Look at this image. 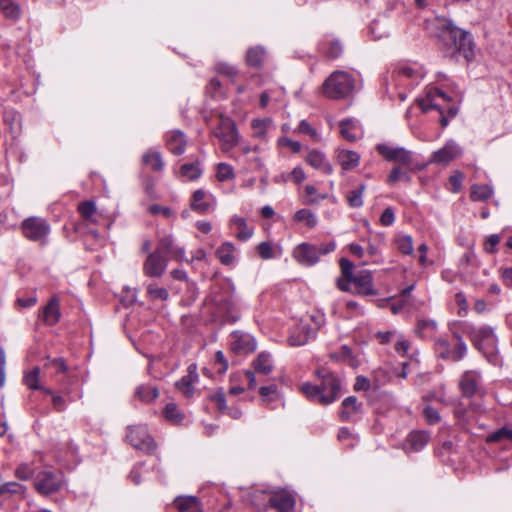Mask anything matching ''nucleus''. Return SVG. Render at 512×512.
I'll list each match as a JSON object with an SVG mask.
<instances>
[{"label": "nucleus", "mask_w": 512, "mask_h": 512, "mask_svg": "<svg viewBox=\"0 0 512 512\" xmlns=\"http://www.w3.org/2000/svg\"><path fill=\"white\" fill-rule=\"evenodd\" d=\"M438 37L453 53L463 56L467 62L474 59V42L470 32L457 27L449 19H440L437 24Z\"/></svg>", "instance_id": "f257e3e1"}, {"label": "nucleus", "mask_w": 512, "mask_h": 512, "mask_svg": "<svg viewBox=\"0 0 512 512\" xmlns=\"http://www.w3.org/2000/svg\"><path fill=\"white\" fill-rule=\"evenodd\" d=\"M316 373L320 378V383L316 385L304 383L301 386V391L309 399L317 400L322 405H328L340 396L341 381L325 369H319Z\"/></svg>", "instance_id": "f03ea898"}, {"label": "nucleus", "mask_w": 512, "mask_h": 512, "mask_svg": "<svg viewBox=\"0 0 512 512\" xmlns=\"http://www.w3.org/2000/svg\"><path fill=\"white\" fill-rule=\"evenodd\" d=\"M354 89L353 78L344 71L333 72L323 83V94L331 99H342L349 96Z\"/></svg>", "instance_id": "7ed1b4c3"}, {"label": "nucleus", "mask_w": 512, "mask_h": 512, "mask_svg": "<svg viewBox=\"0 0 512 512\" xmlns=\"http://www.w3.org/2000/svg\"><path fill=\"white\" fill-rule=\"evenodd\" d=\"M334 250V242H328L320 246L301 243L295 247L293 257L302 265L312 266L319 261L320 255H326Z\"/></svg>", "instance_id": "20e7f679"}, {"label": "nucleus", "mask_w": 512, "mask_h": 512, "mask_svg": "<svg viewBox=\"0 0 512 512\" xmlns=\"http://www.w3.org/2000/svg\"><path fill=\"white\" fill-rule=\"evenodd\" d=\"M438 99H442L444 102H449L451 100L450 96L441 89L437 87H428L426 89L425 97L418 99L417 103L423 112H428L430 110L439 111L441 115L439 119L440 124L442 127H446L449 123L450 117L444 115L443 108L437 101Z\"/></svg>", "instance_id": "39448f33"}, {"label": "nucleus", "mask_w": 512, "mask_h": 512, "mask_svg": "<svg viewBox=\"0 0 512 512\" xmlns=\"http://www.w3.org/2000/svg\"><path fill=\"white\" fill-rule=\"evenodd\" d=\"M23 235L30 241L45 244L50 233V225L41 217H28L21 223Z\"/></svg>", "instance_id": "423d86ee"}, {"label": "nucleus", "mask_w": 512, "mask_h": 512, "mask_svg": "<svg viewBox=\"0 0 512 512\" xmlns=\"http://www.w3.org/2000/svg\"><path fill=\"white\" fill-rule=\"evenodd\" d=\"M63 484V473L61 471H41L36 475L34 486L42 495H50L59 491Z\"/></svg>", "instance_id": "0eeeda50"}, {"label": "nucleus", "mask_w": 512, "mask_h": 512, "mask_svg": "<svg viewBox=\"0 0 512 512\" xmlns=\"http://www.w3.org/2000/svg\"><path fill=\"white\" fill-rule=\"evenodd\" d=\"M210 301L216 308L217 313L222 317L223 322L234 324L240 317L239 308L230 296L212 295Z\"/></svg>", "instance_id": "6e6552de"}, {"label": "nucleus", "mask_w": 512, "mask_h": 512, "mask_svg": "<svg viewBox=\"0 0 512 512\" xmlns=\"http://www.w3.org/2000/svg\"><path fill=\"white\" fill-rule=\"evenodd\" d=\"M126 440L134 448L151 452L155 448L153 438L145 426H132L128 428Z\"/></svg>", "instance_id": "1a4fd4ad"}, {"label": "nucleus", "mask_w": 512, "mask_h": 512, "mask_svg": "<svg viewBox=\"0 0 512 512\" xmlns=\"http://www.w3.org/2000/svg\"><path fill=\"white\" fill-rule=\"evenodd\" d=\"M214 135L228 147L237 144V129L234 121L229 117L220 116L218 126L214 130Z\"/></svg>", "instance_id": "9d476101"}, {"label": "nucleus", "mask_w": 512, "mask_h": 512, "mask_svg": "<svg viewBox=\"0 0 512 512\" xmlns=\"http://www.w3.org/2000/svg\"><path fill=\"white\" fill-rule=\"evenodd\" d=\"M270 507L278 512H291L294 510L296 500L292 492L287 489L270 491Z\"/></svg>", "instance_id": "9b49d317"}, {"label": "nucleus", "mask_w": 512, "mask_h": 512, "mask_svg": "<svg viewBox=\"0 0 512 512\" xmlns=\"http://www.w3.org/2000/svg\"><path fill=\"white\" fill-rule=\"evenodd\" d=\"M168 258L154 250L149 253L143 264V272L150 278H160L168 266Z\"/></svg>", "instance_id": "f8f14e48"}, {"label": "nucleus", "mask_w": 512, "mask_h": 512, "mask_svg": "<svg viewBox=\"0 0 512 512\" xmlns=\"http://www.w3.org/2000/svg\"><path fill=\"white\" fill-rule=\"evenodd\" d=\"M462 155V148L457 144L456 141L450 139L446 144L433 152L430 162L435 164L446 165L452 160Z\"/></svg>", "instance_id": "ddd939ff"}, {"label": "nucleus", "mask_w": 512, "mask_h": 512, "mask_svg": "<svg viewBox=\"0 0 512 512\" xmlns=\"http://www.w3.org/2000/svg\"><path fill=\"white\" fill-rule=\"evenodd\" d=\"M230 346L236 354H248L256 349L255 339L248 333L242 331H233L231 333Z\"/></svg>", "instance_id": "4468645a"}, {"label": "nucleus", "mask_w": 512, "mask_h": 512, "mask_svg": "<svg viewBox=\"0 0 512 512\" xmlns=\"http://www.w3.org/2000/svg\"><path fill=\"white\" fill-rule=\"evenodd\" d=\"M376 149L388 161H394L407 167L411 165V152L404 148H394L385 144H379Z\"/></svg>", "instance_id": "2eb2a0df"}, {"label": "nucleus", "mask_w": 512, "mask_h": 512, "mask_svg": "<svg viewBox=\"0 0 512 512\" xmlns=\"http://www.w3.org/2000/svg\"><path fill=\"white\" fill-rule=\"evenodd\" d=\"M156 252L161 254L164 257L173 258L176 261H183L185 259V251L182 247L177 246L174 243V239L172 236L167 235L159 239L157 247L155 249Z\"/></svg>", "instance_id": "dca6fc26"}, {"label": "nucleus", "mask_w": 512, "mask_h": 512, "mask_svg": "<svg viewBox=\"0 0 512 512\" xmlns=\"http://www.w3.org/2000/svg\"><path fill=\"white\" fill-rule=\"evenodd\" d=\"M481 375L474 370L465 371L460 378L459 387L464 397L475 396L480 390Z\"/></svg>", "instance_id": "f3484780"}, {"label": "nucleus", "mask_w": 512, "mask_h": 512, "mask_svg": "<svg viewBox=\"0 0 512 512\" xmlns=\"http://www.w3.org/2000/svg\"><path fill=\"white\" fill-rule=\"evenodd\" d=\"M26 496V487L18 482H7L0 486V506L19 501Z\"/></svg>", "instance_id": "a211bd4d"}, {"label": "nucleus", "mask_w": 512, "mask_h": 512, "mask_svg": "<svg viewBox=\"0 0 512 512\" xmlns=\"http://www.w3.org/2000/svg\"><path fill=\"white\" fill-rule=\"evenodd\" d=\"M349 282L356 286L357 295H376L377 292L373 287V277L369 271H362L355 275Z\"/></svg>", "instance_id": "6ab92c4d"}, {"label": "nucleus", "mask_w": 512, "mask_h": 512, "mask_svg": "<svg viewBox=\"0 0 512 512\" xmlns=\"http://www.w3.org/2000/svg\"><path fill=\"white\" fill-rule=\"evenodd\" d=\"M43 322L48 326L56 325L60 321V301L57 296H52L40 315Z\"/></svg>", "instance_id": "aec40b11"}, {"label": "nucleus", "mask_w": 512, "mask_h": 512, "mask_svg": "<svg viewBox=\"0 0 512 512\" xmlns=\"http://www.w3.org/2000/svg\"><path fill=\"white\" fill-rule=\"evenodd\" d=\"M465 333L479 351L483 350V343L493 337V330L489 326L469 327Z\"/></svg>", "instance_id": "412c9836"}, {"label": "nucleus", "mask_w": 512, "mask_h": 512, "mask_svg": "<svg viewBox=\"0 0 512 512\" xmlns=\"http://www.w3.org/2000/svg\"><path fill=\"white\" fill-rule=\"evenodd\" d=\"M315 334V329L311 328L308 323L301 322L289 336L288 342L291 346H301L306 344Z\"/></svg>", "instance_id": "4be33fe9"}, {"label": "nucleus", "mask_w": 512, "mask_h": 512, "mask_svg": "<svg viewBox=\"0 0 512 512\" xmlns=\"http://www.w3.org/2000/svg\"><path fill=\"white\" fill-rule=\"evenodd\" d=\"M363 405L355 396H349L342 401L339 416L342 421H350L354 415L362 412Z\"/></svg>", "instance_id": "5701e85b"}, {"label": "nucleus", "mask_w": 512, "mask_h": 512, "mask_svg": "<svg viewBox=\"0 0 512 512\" xmlns=\"http://www.w3.org/2000/svg\"><path fill=\"white\" fill-rule=\"evenodd\" d=\"M166 143L168 149L174 155H181L185 151L186 139L182 131L175 130L167 135Z\"/></svg>", "instance_id": "b1692460"}, {"label": "nucleus", "mask_w": 512, "mask_h": 512, "mask_svg": "<svg viewBox=\"0 0 512 512\" xmlns=\"http://www.w3.org/2000/svg\"><path fill=\"white\" fill-rule=\"evenodd\" d=\"M306 161L309 165L315 169H319L325 174H331L333 172L332 165L326 160L325 155L318 151L312 150L308 153Z\"/></svg>", "instance_id": "393cba45"}, {"label": "nucleus", "mask_w": 512, "mask_h": 512, "mask_svg": "<svg viewBox=\"0 0 512 512\" xmlns=\"http://www.w3.org/2000/svg\"><path fill=\"white\" fill-rule=\"evenodd\" d=\"M250 504L256 512L266 511L270 507V491L254 490L248 496Z\"/></svg>", "instance_id": "a878e982"}, {"label": "nucleus", "mask_w": 512, "mask_h": 512, "mask_svg": "<svg viewBox=\"0 0 512 512\" xmlns=\"http://www.w3.org/2000/svg\"><path fill=\"white\" fill-rule=\"evenodd\" d=\"M337 161L341 165L342 169L349 171L358 166L360 161V155L356 151L351 150H339L337 152Z\"/></svg>", "instance_id": "bb28decb"}, {"label": "nucleus", "mask_w": 512, "mask_h": 512, "mask_svg": "<svg viewBox=\"0 0 512 512\" xmlns=\"http://www.w3.org/2000/svg\"><path fill=\"white\" fill-rule=\"evenodd\" d=\"M188 372L187 375L176 382V388L186 397H191L193 395V382L198 378V375L195 373L194 365L189 366Z\"/></svg>", "instance_id": "cd10ccee"}, {"label": "nucleus", "mask_w": 512, "mask_h": 512, "mask_svg": "<svg viewBox=\"0 0 512 512\" xmlns=\"http://www.w3.org/2000/svg\"><path fill=\"white\" fill-rule=\"evenodd\" d=\"M430 435L425 431H413L407 437V444L410 450L418 452L423 449L429 442Z\"/></svg>", "instance_id": "c85d7f7f"}, {"label": "nucleus", "mask_w": 512, "mask_h": 512, "mask_svg": "<svg viewBox=\"0 0 512 512\" xmlns=\"http://www.w3.org/2000/svg\"><path fill=\"white\" fill-rule=\"evenodd\" d=\"M159 396V390L151 384H141L135 390V397L145 403L154 401Z\"/></svg>", "instance_id": "c756f323"}, {"label": "nucleus", "mask_w": 512, "mask_h": 512, "mask_svg": "<svg viewBox=\"0 0 512 512\" xmlns=\"http://www.w3.org/2000/svg\"><path fill=\"white\" fill-rule=\"evenodd\" d=\"M174 503L181 512H201L199 501L194 496L178 497Z\"/></svg>", "instance_id": "7c9ffc66"}, {"label": "nucleus", "mask_w": 512, "mask_h": 512, "mask_svg": "<svg viewBox=\"0 0 512 512\" xmlns=\"http://www.w3.org/2000/svg\"><path fill=\"white\" fill-rule=\"evenodd\" d=\"M206 197V192L203 189H198L193 192L191 197L190 207L193 211L204 214L208 211L210 204L203 201Z\"/></svg>", "instance_id": "2f4dec72"}, {"label": "nucleus", "mask_w": 512, "mask_h": 512, "mask_svg": "<svg viewBox=\"0 0 512 512\" xmlns=\"http://www.w3.org/2000/svg\"><path fill=\"white\" fill-rule=\"evenodd\" d=\"M231 224L235 225L238 229L236 234L237 239L246 241L253 235V228L248 227L245 218L233 216L230 220Z\"/></svg>", "instance_id": "473e14b6"}, {"label": "nucleus", "mask_w": 512, "mask_h": 512, "mask_svg": "<svg viewBox=\"0 0 512 512\" xmlns=\"http://www.w3.org/2000/svg\"><path fill=\"white\" fill-rule=\"evenodd\" d=\"M144 165L150 166L154 171H161L164 166V162L161 153L158 151L148 150L142 157Z\"/></svg>", "instance_id": "72a5a7b5"}, {"label": "nucleus", "mask_w": 512, "mask_h": 512, "mask_svg": "<svg viewBox=\"0 0 512 512\" xmlns=\"http://www.w3.org/2000/svg\"><path fill=\"white\" fill-rule=\"evenodd\" d=\"M253 367L258 373L269 374L272 371L271 355L267 352H261L253 361Z\"/></svg>", "instance_id": "f704fd0d"}, {"label": "nucleus", "mask_w": 512, "mask_h": 512, "mask_svg": "<svg viewBox=\"0 0 512 512\" xmlns=\"http://www.w3.org/2000/svg\"><path fill=\"white\" fill-rule=\"evenodd\" d=\"M234 250L235 247L232 243L225 242L217 249L216 255L222 264L230 265L234 261Z\"/></svg>", "instance_id": "c9c22d12"}, {"label": "nucleus", "mask_w": 512, "mask_h": 512, "mask_svg": "<svg viewBox=\"0 0 512 512\" xmlns=\"http://www.w3.org/2000/svg\"><path fill=\"white\" fill-rule=\"evenodd\" d=\"M265 50L262 47H252L246 53V62L249 66L260 67L264 61Z\"/></svg>", "instance_id": "e433bc0d"}, {"label": "nucleus", "mask_w": 512, "mask_h": 512, "mask_svg": "<svg viewBox=\"0 0 512 512\" xmlns=\"http://www.w3.org/2000/svg\"><path fill=\"white\" fill-rule=\"evenodd\" d=\"M366 190L365 184H360L357 188L347 193V201L350 207L359 208L363 205V194Z\"/></svg>", "instance_id": "4c0bfd02"}, {"label": "nucleus", "mask_w": 512, "mask_h": 512, "mask_svg": "<svg viewBox=\"0 0 512 512\" xmlns=\"http://www.w3.org/2000/svg\"><path fill=\"white\" fill-rule=\"evenodd\" d=\"M0 11L8 19L16 20L20 16V8L12 0H0Z\"/></svg>", "instance_id": "58836bf2"}, {"label": "nucleus", "mask_w": 512, "mask_h": 512, "mask_svg": "<svg viewBox=\"0 0 512 512\" xmlns=\"http://www.w3.org/2000/svg\"><path fill=\"white\" fill-rule=\"evenodd\" d=\"M163 415L168 421L174 424L181 423L185 417L175 403L166 404L163 410Z\"/></svg>", "instance_id": "ea45409f"}, {"label": "nucleus", "mask_w": 512, "mask_h": 512, "mask_svg": "<svg viewBox=\"0 0 512 512\" xmlns=\"http://www.w3.org/2000/svg\"><path fill=\"white\" fill-rule=\"evenodd\" d=\"M3 119L6 125L9 126L12 133L17 134L20 130L21 117L15 110H5Z\"/></svg>", "instance_id": "a19ab883"}, {"label": "nucleus", "mask_w": 512, "mask_h": 512, "mask_svg": "<svg viewBox=\"0 0 512 512\" xmlns=\"http://www.w3.org/2000/svg\"><path fill=\"white\" fill-rule=\"evenodd\" d=\"M493 191L488 185L475 184L471 187V199L473 201H485L489 199Z\"/></svg>", "instance_id": "79ce46f5"}, {"label": "nucleus", "mask_w": 512, "mask_h": 512, "mask_svg": "<svg viewBox=\"0 0 512 512\" xmlns=\"http://www.w3.org/2000/svg\"><path fill=\"white\" fill-rule=\"evenodd\" d=\"M39 375H40V368L38 366H36L32 370L24 373L23 383L29 389L37 390V389L41 388V385L39 384Z\"/></svg>", "instance_id": "37998d69"}, {"label": "nucleus", "mask_w": 512, "mask_h": 512, "mask_svg": "<svg viewBox=\"0 0 512 512\" xmlns=\"http://www.w3.org/2000/svg\"><path fill=\"white\" fill-rule=\"evenodd\" d=\"M434 349L437 356L443 360L450 359L451 345L445 338L439 337L435 340Z\"/></svg>", "instance_id": "c03bdc74"}, {"label": "nucleus", "mask_w": 512, "mask_h": 512, "mask_svg": "<svg viewBox=\"0 0 512 512\" xmlns=\"http://www.w3.org/2000/svg\"><path fill=\"white\" fill-rule=\"evenodd\" d=\"M202 174L201 169L197 163H185L180 167V175L188 180H196Z\"/></svg>", "instance_id": "a18cd8bd"}, {"label": "nucleus", "mask_w": 512, "mask_h": 512, "mask_svg": "<svg viewBox=\"0 0 512 512\" xmlns=\"http://www.w3.org/2000/svg\"><path fill=\"white\" fill-rule=\"evenodd\" d=\"M78 211L82 218L86 221L95 222L93 215L96 212V204L92 200H86L78 205Z\"/></svg>", "instance_id": "49530a36"}, {"label": "nucleus", "mask_w": 512, "mask_h": 512, "mask_svg": "<svg viewBox=\"0 0 512 512\" xmlns=\"http://www.w3.org/2000/svg\"><path fill=\"white\" fill-rule=\"evenodd\" d=\"M395 73L398 76H403V77H406V78H409V79H412V80H415V81H418L419 79H422L423 76H424L421 70L414 69L411 66H407V65L399 66L395 70Z\"/></svg>", "instance_id": "de8ad7c7"}, {"label": "nucleus", "mask_w": 512, "mask_h": 512, "mask_svg": "<svg viewBox=\"0 0 512 512\" xmlns=\"http://www.w3.org/2000/svg\"><path fill=\"white\" fill-rule=\"evenodd\" d=\"M340 133L343 138L348 141H355L357 139L356 135L352 133V130L355 128V123L352 119H343L339 123Z\"/></svg>", "instance_id": "09e8293b"}, {"label": "nucleus", "mask_w": 512, "mask_h": 512, "mask_svg": "<svg viewBox=\"0 0 512 512\" xmlns=\"http://www.w3.org/2000/svg\"><path fill=\"white\" fill-rule=\"evenodd\" d=\"M294 220L305 221L309 228H313L317 224L315 215L308 209H300L294 215Z\"/></svg>", "instance_id": "8fccbe9b"}, {"label": "nucleus", "mask_w": 512, "mask_h": 512, "mask_svg": "<svg viewBox=\"0 0 512 512\" xmlns=\"http://www.w3.org/2000/svg\"><path fill=\"white\" fill-rule=\"evenodd\" d=\"M147 295L152 300H162L166 301L169 297V292L167 289L162 287H157L155 284H149L147 287Z\"/></svg>", "instance_id": "3c124183"}, {"label": "nucleus", "mask_w": 512, "mask_h": 512, "mask_svg": "<svg viewBox=\"0 0 512 512\" xmlns=\"http://www.w3.org/2000/svg\"><path fill=\"white\" fill-rule=\"evenodd\" d=\"M397 249L405 255L413 252L412 238L408 235L400 236L396 239Z\"/></svg>", "instance_id": "603ef678"}, {"label": "nucleus", "mask_w": 512, "mask_h": 512, "mask_svg": "<svg viewBox=\"0 0 512 512\" xmlns=\"http://www.w3.org/2000/svg\"><path fill=\"white\" fill-rule=\"evenodd\" d=\"M437 328V324L434 320L421 319L418 321L415 332L420 337H425V331H434Z\"/></svg>", "instance_id": "864d4df0"}, {"label": "nucleus", "mask_w": 512, "mask_h": 512, "mask_svg": "<svg viewBox=\"0 0 512 512\" xmlns=\"http://www.w3.org/2000/svg\"><path fill=\"white\" fill-rule=\"evenodd\" d=\"M233 168L227 163L217 165V179L221 182L234 178Z\"/></svg>", "instance_id": "5fc2aeb1"}, {"label": "nucleus", "mask_w": 512, "mask_h": 512, "mask_svg": "<svg viewBox=\"0 0 512 512\" xmlns=\"http://www.w3.org/2000/svg\"><path fill=\"white\" fill-rule=\"evenodd\" d=\"M466 353V343L455 344L453 348L451 347L449 361L458 362L465 357Z\"/></svg>", "instance_id": "6e6d98bb"}, {"label": "nucleus", "mask_w": 512, "mask_h": 512, "mask_svg": "<svg viewBox=\"0 0 512 512\" xmlns=\"http://www.w3.org/2000/svg\"><path fill=\"white\" fill-rule=\"evenodd\" d=\"M504 439L512 441V430L506 427H503L496 432L492 433L488 437L489 442H499Z\"/></svg>", "instance_id": "4d7b16f0"}, {"label": "nucleus", "mask_w": 512, "mask_h": 512, "mask_svg": "<svg viewBox=\"0 0 512 512\" xmlns=\"http://www.w3.org/2000/svg\"><path fill=\"white\" fill-rule=\"evenodd\" d=\"M256 251L258 255L264 260L272 259L275 256L273 248L269 242H261L258 244Z\"/></svg>", "instance_id": "13d9d810"}, {"label": "nucleus", "mask_w": 512, "mask_h": 512, "mask_svg": "<svg viewBox=\"0 0 512 512\" xmlns=\"http://www.w3.org/2000/svg\"><path fill=\"white\" fill-rule=\"evenodd\" d=\"M399 180H404L406 182H409L411 180V178L400 167H394L388 176V183L392 184Z\"/></svg>", "instance_id": "bf43d9fd"}, {"label": "nucleus", "mask_w": 512, "mask_h": 512, "mask_svg": "<svg viewBox=\"0 0 512 512\" xmlns=\"http://www.w3.org/2000/svg\"><path fill=\"white\" fill-rule=\"evenodd\" d=\"M343 51V47L338 40L331 41L328 49L325 51V56L329 59L338 58Z\"/></svg>", "instance_id": "052dcab7"}, {"label": "nucleus", "mask_w": 512, "mask_h": 512, "mask_svg": "<svg viewBox=\"0 0 512 512\" xmlns=\"http://www.w3.org/2000/svg\"><path fill=\"white\" fill-rule=\"evenodd\" d=\"M423 415L426 419V421L430 424H436L440 421V415L434 407L427 405L423 409Z\"/></svg>", "instance_id": "680f3d73"}, {"label": "nucleus", "mask_w": 512, "mask_h": 512, "mask_svg": "<svg viewBox=\"0 0 512 512\" xmlns=\"http://www.w3.org/2000/svg\"><path fill=\"white\" fill-rule=\"evenodd\" d=\"M352 356V350L347 345L341 346L338 352H333L330 354V358L335 361H347L350 360Z\"/></svg>", "instance_id": "e2e57ef3"}, {"label": "nucleus", "mask_w": 512, "mask_h": 512, "mask_svg": "<svg viewBox=\"0 0 512 512\" xmlns=\"http://www.w3.org/2000/svg\"><path fill=\"white\" fill-rule=\"evenodd\" d=\"M340 268L344 278H346L348 282L355 276L353 274L354 264L350 260L341 258Z\"/></svg>", "instance_id": "0e129e2a"}, {"label": "nucleus", "mask_w": 512, "mask_h": 512, "mask_svg": "<svg viewBox=\"0 0 512 512\" xmlns=\"http://www.w3.org/2000/svg\"><path fill=\"white\" fill-rule=\"evenodd\" d=\"M267 120L254 119L252 121V128L254 135L257 138H263L266 135Z\"/></svg>", "instance_id": "69168bd1"}, {"label": "nucleus", "mask_w": 512, "mask_h": 512, "mask_svg": "<svg viewBox=\"0 0 512 512\" xmlns=\"http://www.w3.org/2000/svg\"><path fill=\"white\" fill-rule=\"evenodd\" d=\"M210 400L214 402L219 411L225 412L227 410L225 395L223 391H218L212 395H210Z\"/></svg>", "instance_id": "338daca9"}, {"label": "nucleus", "mask_w": 512, "mask_h": 512, "mask_svg": "<svg viewBox=\"0 0 512 512\" xmlns=\"http://www.w3.org/2000/svg\"><path fill=\"white\" fill-rule=\"evenodd\" d=\"M500 236L497 234L490 235L485 242L484 249L487 253L493 254L497 251L496 246L500 243Z\"/></svg>", "instance_id": "774afa93"}]
</instances>
